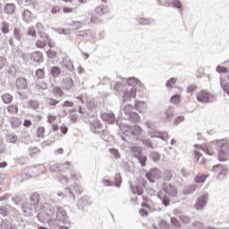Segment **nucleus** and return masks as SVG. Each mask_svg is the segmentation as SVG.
<instances>
[{"instance_id":"58836bf2","label":"nucleus","mask_w":229,"mask_h":229,"mask_svg":"<svg viewBox=\"0 0 229 229\" xmlns=\"http://www.w3.org/2000/svg\"><path fill=\"white\" fill-rule=\"evenodd\" d=\"M35 76L38 80H44L46 78V71H44V68L36 70Z\"/></svg>"},{"instance_id":"5701e85b","label":"nucleus","mask_w":229,"mask_h":229,"mask_svg":"<svg viewBox=\"0 0 229 229\" xmlns=\"http://www.w3.org/2000/svg\"><path fill=\"white\" fill-rule=\"evenodd\" d=\"M15 4H5L4 6V12L7 15H13L15 13Z\"/></svg>"},{"instance_id":"6ab92c4d","label":"nucleus","mask_w":229,"mask_h":229,"mask_svg":"<svg viewBox=\"0 0 229 229\" xmlns=\"http://www.w3.org/2000/svg\"><path fill=\"white\" fill-rule=\"evenodd\" d=\"M165 120L167 121L168 123H171V121H173V117H174V107L168 106L165 109Z\"/></svg>"},{"instance_id":"79ce46f5","label":"nucleus","mask_w":229,"mask_h":229,"mask_svg":"<svg viewBox=\"0 0 229 229\" xmlns=\"http://www.w3.org/2000/svg\"><path fill=\"white\" fill-rule=\"evenodd\" d=\"M1 229H13V226L12 225V222L8 219H4L2 221L0 225Z\"/></svg>"},{"instance_id":"09e8293b","label":"nucleus","mask_w":229,"mask_h":229,"mask_svg":"<svg viewBox=\"0 0 229 229\" xmlns=\"http://www.w3.org/2000/svg\"><path fill=\"white\" fill-rule=\"evenodd\" d=\"M29 108H31L32 110H37L38 106H40V103L38 100H29L28 102Z\"/></svg>"},{"instance_id":"f257e3e1","label":"nucleus","mask_w":229,"mask_h":229,"mask_svg":"<svg viewBox=\"0 0 229 229\" xmlns=\"http://www.w3.org/2000/svg\"><path fill=\"white\" fill-rule=\"evenodd\" d=\"M39 223L47 225L50 228H58L60 223H67V211L63 207H53L49 203H44L43 211L37 216Z\"/></svg>"},{"instance_id":"7c9ffc66","label":"nucleus","mask_w":229,"mask_h":229,"mask_svg":"<svg viewBox=\"0 0 229 229\" xmlns=\"http://www.w3.org/2000/svg\"><path fill=\"white\" fill-rule=\"evenodd\" d=\"M63 65L65 67V69L70 71V72H72V71H74V65L72 64V61H71V59H64Z\"/></svg>"},{"instance_id":"4468645a","label":"nucleus","mask_w":229,"mask_h":229,"mask_svg":"<svg viewBox=\"0 0 229 229\" xmlns=\"http://www.w3.org/2000/svg\"><path fill=\"white\" fill-rule=\"evenodd\" d=\"M30 60H33L35 64H42L44 62V54L40 51H34L30 54Z\"/></svg>"},{"instance_id":"69168bd1","label":"nucleus","mask_w":229,"mask_h":229,"mask_svg":"<svg viewBox=\"0 0 229 229\" xmlns=\"http://www.w3.org/2000/svg\"><path fill=\"white\" fill-rule=\"evenodd\" d=\"M206 180H207V175L206 174L195 176L196 183H205Z\"/></svg>"},{"instance_id":"49530a36","label":"nucleus","mask_w":229,"mask_h":229,"mask_svg":"<svg viewBox=\"0 0 229 229\" xmlns=\"http://www.w3.org/2000/svg\"><path fill=\"white\" fill-rule=\"evenodd\" d=\"M226 174H228V168H225L222 170L219 174H217L216 180H219V182H223V180H226Z\"/></svg>"},{"instance_id":"4d7b16f0","label":"nucleus","mask_w":229,"mask_h":229,"mask_svg":"<svg viewBox=\"0 0 229 229\" xmlns=\"http://www.w3.org/2000/svg\"><path fill=\"white\" fill-rule=\"evenodd\" d=\"M170 223L174 226V228H182V224H180V220L178 218L172 216L170 218Z\"/></svg>"},{"instance_id":"e2e57ef3","label":"nucleus","mask_w":229,"mask_h":229,"mask_svg":"<svg viewBox=\"0 0 229 229\" xmlns=\"http://www.w3.org/2000/svg\"><path fill=\"white\" fill-rule=\"evenodd\" d=\"M46 46H47V41H46V39H38V41H36V47H38V49H44Z\"/></svg>"},{"instance_id":"a878e982","label":"nucleus","mask_w":229,"mask_h":229,"mask_svg":"<svg viewBox=\"0 0 229 229\" xmlns=\"http://www.w3.org/2000/svg\"><path fill=\"white\" fill-rule=\"evenodd\" d=\"M228 149H218V160L219 162H226L228 160Z\"/></svg>"},{"instance_id":"20e7f679","label":"nucleus","mask_w":229,"mask_h":229,"mask_svg":"<svg viewBox=\"0 0 229 229\" xmlns=\"http://www.w3.org/2000/svg\"><path fill=\"white\" fill-rule=\"evenodd\" d=\"M64 192L68 198H72L73 201L76 199V197L74 196V192H77L78 194H81L83 192V189L80 184L74 183L69 187H66L64 189Z\"/></svg>"},{"instance_id":"473e14b6","label":"nucleus","mask_w":229,"mask_h":229,"mask_svg":"<svg viewBox=\"0 0 229 229\" xmlns=\"http://www.w3.org/2000/svg\"><path fill=\"white\" fill-rule=\"evenodd\" d=\"M36 30H37V33L40 37V38H44V37H46L47 35V34H46V32H44V25H42V23H37Z\"/></svg>"},{"instance_id":"603ef678","label":"nucleus","mask_w":229,"mask_h":229,"mask_svg":"<svg viewBox=\"0 0 229 229\" xmlns=\"http://www.w3.org/2000/svg\"><path fill=\"white\" fill-rule=\"evenodd\" d=\"M109 153H111L113 158H115V160H119V158H121V154L117 148H109Z\"/></svg>"},{"instance_id":"ea45409f","label":"nucleus","mask_w":229,"mask_h":229,"mask_svg":"<svg viewBox=\"0 0 229 229\" xmlns=\"http://www.w3.org/2000/svg\"><path fill=\"white\" fill-rule=\"evenodd\" d=\"M21 124H22V121L20 118L13 117L11 119V125L13 128H20Z\"/></svg>"},{"instance_id":"cd10ccee","label":"nucleus","mask_w":229,"mask_h":229,"mask_svg":"<svg viewBox=\"0 0 229 229\" xmlns=\"http://www.w3.org/2000/svg\"><path fill=\"white\" fill-rule=\"evenodd\" d=\"M131 189L132 194H137L138 196H142V194H144V188H142L140 184H137L136 186L131 185Z\"/></svg>"},{"instance_id":"6e6552de","label":"nucleus","mask_w":229,"mask_h":229,"mask_svg":"<svg viewBox=\"0 0 229 229\" xmlns=\"http://www.w3.org/2000/svg\"><path fill=\"white\" fill-rule=\"evenodd\" d=\"M207 203H208V194H204L196 199L195 208L196 210H203L205 207H207Z\"/></svg>"},{"instance_id":"9b49d317","label":"nucleus","mask_w":229,"mask_h":229,"mask_svg":"<svg viewBox=\"0 0 229 229\" xmlns=\"http://www.w3.org/2000/svg\"><path fill=\"white\" fill-rule=\"evenodd\" d=\"M100 117L107 124H114L115 123V114L114 113H102Z\"/></svg>"},{"instance_id":"b1692460","label":"nucleus","mask_w":229,"mask_h":229,"mask_svg":"<svg viewBox=\"0 0 229 229\" xmlns=\"http://www.w3.org/2000/svg\"><path fill=\"white\" fill-rule=\"evenodd\" d=\"M22 19L24 22H26L27 24H30V22L33 21V13H30V10L25 9L22 13Z\"/></svg>"},{"instance_id":"338daca9","label":"nucleus","mask_w":229,"mask_h":229,"mask_svg":"<svg viewBox=\"0 0 229 229\" xmlns=\"http://www.w3.org/2000/svg\"><path fill=\"white\" fill-rule=\"evenodd\" d=\"M179 219H180L181 222L183 223V225H189V223H191L190 216H187L185 215L179 216Z\"/></svg>"},{"instance_id":"864d4df0","label":"nucleus","mask_w":229,"mask_h":229,"mask_svg":"<svg viewBox=\"0 0 229 229\" xmlns=\"http://www.w3.org/2000/svg\"><path fill=\"white\" fill-rule=\"evenodd\" d=\"M52 94H54V96H58L59 98H62V96H64V90H62V88H60L59 86H56L52 90Z\"/></svg>"},{"instance_id":"39448f33","label":"nucleus","mask_w":229,"mask_h":229,"mask_svg":"<svg viewBox=\"0 0 229 229\" xmlns=\"http://www.w3.org/2000/svg\"><path fill=\"white\" fill-rule=\"evenodd\" d=\"M145 176L150 183H155V180H160L162 178V172L158 168L153 167L146 173Z\"/></svg>"},{"instance_id":"3c124183","label":"nucleus","mask_w":229,"mask_h":229,"mask_svg":"<svg viewBox=\"0 0 229 229\" xmlns=\"http://www.w3.org/2000/svg\"><path fill=\"white\" fill-rule=\"evenodd\" d=\"M7 112L15 115V114L19 112V106H17V105H10L7 106Z\"/></svg>"},{"instance_id":"37998d69","label":"nucleus","mask_w":229,"mask_h":229,"mask_svg":"<svg viewBox=\"0 0 229 229\" xmlns=\"http://www.w3.org/2000/svg\"><path fill=\"white\" fill-rule=\"evenodd\" d=\"M29 157H35L36 156L38 155V153H40V148H37V147H30L29 148Z\"/></svg>"},{"instance_id":"de8ad7c7","label":"nucleus","mask_w":229,"mask_h":229,"mask_svg":"<svg viewBox=\"0 0 229 229\" xmlns=\"http://www.w3.org/2000/svg\"><path fill=\"white\" fill-rule=\"evenodd\" d=\"M122 112L124 113V114L127 116L130 115V114L133 113V106L127 104L122 110Z\"/></svg>"},{"instance_id":"ddd939ff","label":"nucleus","mask_w":229,"mask_h":229,"mask_svg":"<svg viewBox=\"0 0 229 229\" xmlns=\"http://www.w3.org/2000/svg\"><path fill=\"white\" fill-rule=\"evenodd\" d=\"M164 6L166 8H176L177 10H182V8H183V4L180 0L167 1L164 4Z\"/></svg>"},{"instance_id":"052dcab7","label":"nucleus","mask_w":229,"mask_h":229,"mask_svg":"<svg viewBox=\"0 0 229 229\" xmlns=\"http://www.w3.org/2000/svg\"><path fill=\"white\" fill-rule=\"evenodd\" d=\"M43 40H45L48 46V47H55V41H53V39H51V38L49 37V35H46L43 38Z\"/></svg>"},{"instance_id":"c03bdc74","label":"nucleus","mask_w":229,"mask_h":229,"mask_svg":"<svg viewBox=\"0 0 229 229\" xmlns=\"http://www.w3.org/2000/svg\"><path fill=\"white\" fill-rule=\"evenodd\" d=\"M149 158L153 162H160V158H162V157L160 156V153L152 151L149 154Z\"/></svg>"},{"instance_id":"f3484780","label":"nucleus","mask_w":229,"mask_h":229,"mask_svg":"<svg viewBox=\"0 0 229 229\" xmlns=\"http://www.w3.org/2000/svg\"><path fill=\"white\" fill-rule=\"evenodd\" d=\"M91 131L96 134L101 133L103 131V123L99 121L91 122Z\"/></svg>"},{"instance_id":"7ed1b4c3","label":"nucleus","mask_w":229,"mask_h":229,"mask_svg":"<svg viewBox=\"0 0 229 229\" xmlns=\"http://www.w3.org/2000/svg\"><path fill=\"white\" fill-rule=\"evenodd\" d=\"M157 197L164 207H169L171 205L170 198L178 197V188L171 183L164 182L162 184V191H158Z\"/></svg>"},{"instance_id":"a19ab883","label":"nucleus","mask_w":229,"mask_h":229,"mask_svg":"<svg viewBox=\"0 0 229 229\" xmlns=\"http://www.w3.org/2000/svg\"><path fill=\"white\" fill-rule=\"evenodd\" d=\"M225 169H226V167H224L223 165L217 164V165H213L210 171H211V173H218V174H219L220 173H222V171H224Z\"/></svg>"},{"instance_id":"dca6fc26","label":"nucleus","mask_w":229,"mask_h":229,"mask_svg":"<svg viewBox=\"0 0 229 229\" xmlns=\"http://www.w3.org/2000/svg\"><path fill=\"white\" fill-rule=\"evenodd\" d=\"M15 85L19 90H26L28 89V81L26 78H18L16 80Z\"/></svg>"},{"instance_id":"c9c22d12","label":"nucleus","mask_w":229,"mask_h":229,"mask_svg":"<svg viewBox=\"0 0 229 229\" xmlns=\"http://www.w3.org/2000/svg\"><path fill=\"white\" fill-rule=\"evenodd\" d=\"M173 176H174V172L171 170H165L164 172V180L165 182H171L173 180Z\"/></svg>"},{"instance_id":"a18cd8bd","label":"nucleus","mask_w":229,"mask_h":229,"mask_svg":"<svg viewBox=\"0 0 229 229\" xmlns=\"http://www.w3.org/2000/svg\"><path fill=\"white\" fill-rule=\"evenodd\" d=\"M6 137H7V141L10 142V144H16L17 140H19V138L15 133L7 134Z\"/></svg>"},{"instance_id":"bf43d9fd","label":"nucleus","mask_w":229,"mask_h":229,"mask_svg":"<svg viewBox=\"0 0 229 229\" xmlns=\"http://www.w3.org/2000/svg\"><path fill=\"white\" fill-rule=\"evenodd\" d=\"M13 37H14L15 40H18L19 42H21V40L22 38V34L21 33V30L19 29L14 28Z\"/></svg>"},{"instance_id":"1a4fd4ad","label":"nucleus","mask_w":229,"mask_h":229,"mask_svg":"<svg viewBox=\"0 0 229 229\" xmlns=\"http://www.w3.org/2000/svg\"><path fill=\"white\" fill-rule=\"evenodd\" d=\"M142 133V127L139 125H134L130 127L127 131H124L126 137H139Z\"/></svg>"},{"instance_id":"8fccbe9b","label":"nucleus","mask_w":229,"mask_h":229,"mask_svg":"<svg viewBox=\"0 0 229 229\" xmlns=\"http://www.w3.org/2000/svg\"><path fill=\"white\" fill-rule=\"evenodd\" d=\"M143 146H146L147 148H150V149H155V146H153V142L151 141V140L148 139V138H143L141 140Z\"/></svg>"},{"instance_id":"e433bc0d","label":"nucleus","mask_w":229,"mask_h":229,"mask_svg":"<svg viewBox=\"0 0 229 229\" xmlns=\"http://www.w3.org/2000/svg\"><path fill=\"white\" fill-rule=\"evenodd\" d=\"M220 86L222 87L224 92L229 96V83L225 81V79L220 78Z\"/></svg>"},{"instance_id":"f8f14e48","label":"nucleus","mask_w":229,"mask_h":229,"mask_svg":"<svg viewBox=\"0 0 229 229\" xmlns=\"http://www.w3.org/2000/svg\"><path fill=\"white\" fill-rule=\"evenodd\" d=\"M136 22L139 26H153L155 20L153 18H143V17H137L135 18Z\"/></svg>"},{"instance_id":"5fc2aeb1","label":"nucleus","mask_w":229,"mask_h":229,"mask_svg":"<svg viewBox=\"0 0 229 229\" xmlns=\"http://www.w3.org/2000/svg\"><path fill=\"white\" fill-rule=\"evenodd\" d=\"M44 133H46V128L44 126H38L37 129V137L38 139H44Z\"/></svg>"},{"instance_id":"9d476101","label":"nucleus","mask_w":229,"mask_h":229,"mask_svg":"<svg viewBox=\"0 0 229 229\" xmlns=\"http://www.w3.org/2000/svg\"><path fill=\"white\" fill-rule=\"evenodd\" d=\"M151 139H161V140H167L169 134L166 131H148Z\"/></svg>"},{"instance_id":"4be33fe9","label":"nucleus","mask_w":229,"mask_h":229,"mask_svg":"<svg viewBox=\"0 0 229 229\" xmlns=\"http://www.w3.org/2000/svg\"><path fill=\"white\" fill-rule=\"evenodd\" d=\"M49 74L52 78H60V74H62V68H60V66H51L49 69Z\"/></svg>"},{"instance_id":"72a5a7b5","label":"nucleus","mask_w":229,"mask_h":229,"mask_svg":"<svg viewBox=\"0 0 229 229\" xmlns=\"http://www.w3.org/2000/svg\"><path fill=\"white\" fill-rule=\"evenodd\" d=\"M1 98H2V101H3V103H4V105H10V103H12V101H13V97L12 95H10V93H5V94L2 95Z\"/></svg>"},{"instance_id":"aec40b11","label":"nucleus","mask_w":229,"mask_h":229,"mask_svg":"<svg viewBox=\"0 0 229 229\" xmlns=\"http://www.w3.org/2000/svg\"><path fill=\"white\" fill-rule=\"evenodd\" d=\"M63 87L64 90H71L74 87V81L71 77L63 80Z\"/></svg>"},{"instance_id":"412c9836","label":"nucleus","mask_w":229,"mask_h":229,"mask_svg":"<svg viewBox=\"0 0 229 229\" xmlns=\"http://www.w3.org/2000/svg\"><path fill=\"white\" fill-rule=\"evenodd\" d=\"M95 13L97 15H99V17H103V15H106V13H110V10L108 9V7L105 5H100L96 7Z\"/></svg>"},{"instance_id":"a211bd4d","label":"nucleus","mask_w":229,"mask_h":229,"mask_svg":"<svg viewBox=\"0 0 229 229\" xmlns=\"http://www.w3.org/2000/svg\"><path fill=\"white\" fill-rule=\"evenodd\" d=\"M127 83L131 87V89H137V87H140L142 85V82L136 77H129L127 79Z\"/></svg>"},{"instance_id":"13d9d810","label":"nucleus","mask_w":229,"mask_h":229,"mask_svg":"<svg viewBox=\"0 0 229 229\" xmlns=\"http://www.w3.org/2000/svg\"><path fill=\"white\" fill-rule=\"evenodd\" d=\"M114 187H121V183H123V177H121V174H116L114 176Z\"/></svg>"},{"instance_id":"c756f323","label":"nucleus","mask_w":229,"mask_h":229,"mask_svg":"<svg viewBox=\"0 0 229 229\" xmlns=\"http://www.w3.org/2000/svg\"><path fill=\"white\" fill-rule=\"evenodd\" d=\"M198 189V185L196 184H190L185 187V189L182 191V194H192L196 191Z\"/></svg>"},{"instance_id":"f03ea898","label":"nucleus","mask_w":229,"mask_h":229,"mask_svg":"<svg viewBox=\"0 0 229 229\" xmlns=\"http://www.w3.org/2000/svg\"><path fill=\"white\" fill-rule=\"evenodd\" d=\"M21 210L25 216H35L37 212H44V204L40 203V195L37 192L31 193L29 201L21 204Z\"/></svg>"},{"instance_id":"bb28decb","label":"nucleus","mask_w":229,"mask_h":229,"mask_svg":"<svg viewBox=\"0 0 229 229\" xmlns=\"http://www.w3.org/2000/svg\"><path fill=\"white\" fill-rule=\"evenodd\" d=\"M11 199L13 203L16 205V207H21V205L22 204V196L20 193H16L13 197L11 195Z\"/></svg>"},{"instance_id":"0e129e2a","label":"nucleus","mask_w":229,"mask_h":229,"mask_svg":"<svg viewBox=\"0 0 229 229\" xmlns=\"http://www.w3.org/2000/svg\"><path fill=\"white\" fill-rule=\"evenodd\" d=\"M46 103H47V105H49L50 106H56V105H58V103H60V100H56V99L51 98H47Z\"/></svg>"},{"instance_id":"2f4dec72","label":"nucleus","mask_w":229,"mask_h":229,"mask_svg":"<svg viewBox=\"0 0 229 229\" xmlns=\"http://www.w3.org/2000/svg\"><path fill=\"white\" fill-rule=\"evenodd\" d=\"M111 87H113L114 90L118 93L123 92V90L125 89L122 82L114 81L111 83Z\"/></svg>"},{"instance_id":"f704fd0d","label":"nucleus","mask_w":229,"mask_h":229,"mask_svg":"<svg viewBox=\"0 0 229 229\" xmlns=\"http://www.w3.org/2000/svg\"><path fill=\"white\" fill-rule=\"evenodd\" d=\"M49 135H50V139L44 141L45 146H51V144H54V142L58 140V138L60 137V134L51 135V132H49Z\"/></svg>"},{"instance_id":"774afa93","label":"nucleus","mask_w":229,"mask_h":229,"mask_svg":"<svg viewBox=\"0 0 229 229\" xmlns=\"http://www.w3.org/2000/svg\"><path fill=\"white\" fill-rule=\"evenodd\" d=\"M159 228H161V229H171V225L165 220H161L159 222Z\"/></svg>"},{"instance_id":"c85d7f7f","label":"nucleus","mask_w":229,"mask_h":229,"mask_svg":"<svg viewBox=\"0 0 229 229\" xmlns=\"http://www.w3.org/2000/svg\"><path fill=\"white\" fill-rule=\"evenodd\" d=\"M216 147L218 149H228V140L223 139V140H217L216 141Z\"/></svg>"},{"instance_id":"680f3d73","label":"nucleus","mask_w":229,"mask_h":229,"mask_svg":"<svg viewBox=\"0 0 229 229\" xmlns=\"http://www.w3.org/2000/svg\"><path fill=\"white\" fill-rule=\"evenodd\" d=\"M36 89L40 92L41 90H47V83L41 81L36 84Z\"/></svg>"},{"instance_id":"6e6d98bb","label":"nucleus","mask_w":229,"mask_h":229,"mask_svg":"<svg viewBox=\"0 0 229 229\" xmlns=\"http://www.w3.org/2000/svg\"><path fill=\"white\" fill-rule=\"evenodd\" d=\"M1 30L4 35L10 33V24L6 21L2 22Z\"/></svg>"},{"instance_id":"2eb2a0df","label":"nucleus","mask_w":229,"mask_h":229,"mask_svg":"<svg viewBox=\"0 0 229 229\" xmlns=\"http://www.w3.org/2000/svg\"><path fill=\"white\" fill-rule=\"evenodd\" d=\"M92 202H90V199H89L88 196H84L82 197L78 204H77V207L79 208V210H84L85 209V207H89L91 205Z\"/></svg>"},{"instance_id":"423d86ee","label":"nucleus","mask_w":229,"mask_h":229,"mask_svg":"<svg viewBox=\"0 0 229 229\" xmlns=\"http://www.w3.org/2000/svg\"><path fill=\"white\" fill-rule=\"evenodd\" d=\"M137 96V88H130L127 89H123L122 91V98L123 103H126V101H130V99L135 98Z\"/></svg>"},{"instance_id":"0eeeda50","label":"nucleus","mask_w":229,"mask_h":229,"mask_svg":"<svg viewBox=\"0 0 229 229\" xmlns=\"http://www.w3.org/2000/svg\"><path fill=\"white\" fill-rule=\"evenodd\" d=\"M213 98L212 94L206 90H201L197 94V101H199V103H211Z\"/></svg>"},{"instance_id":"4c0bfd02","label":"nucleus","mask_w":229,"mask_h":229,"mask_svg":"<svg viewBox=\"0 0 229 229\" xmlns=\"http://www.w3.org/2000/svg\"><path fill=\"white\" fill-rule=\"evenodd\" d=\"M142 155V148H140V147L132 148V157H134V158H140Z\"/></svg>"},{"instance_id":"393cba45","label":"nucleus","mask_w":229,"mask_h":229,"mask_svg":"<svg viewBox=\"0 0 229 229\" xmlns=\"http://www.w3.org/2000/svg\"><path fill=\"white\" fill-rule=\"evenodd\" d=\"M125 119L131 123H139V121H140V115H139L137 112L133 111L127 117H125Z\"/></svg>"}]
</instances>
